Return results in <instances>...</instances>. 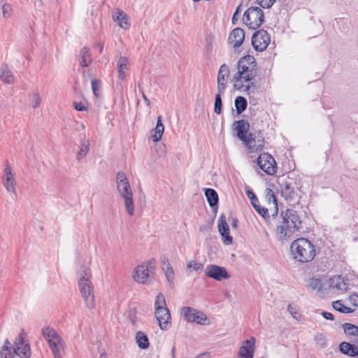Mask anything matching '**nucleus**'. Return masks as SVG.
I'll use <instances>...</instances> for the list:
<instances>
[{
  "label": "nucleus",
  "mask_w": 358,
  "mask_h": 358,
  "mask_svg": "<svg viewBox=\"0 0 358 358\" xmlns=\"http://www.w3.org/2000/svg\"><path fill=\"white\" fill-rule=\"evenodd\" d=\"M281 218L282 220L276 228V235L278 241L284 243L300 231L302 228V221L297 212L293 209L282 211Z\"/></svg>",
  "instance_id": "f257e3e1"
},
{
  "label": "nucleus",
  "mask_w": 358,
  "mask_h": 358,
  "mask_svg": "<svg viewBox=\"0 0 358 358\" xmlns=\"http://www.w3.org/2000/svg\"><path fill=\"white\" fill-rule=\"evenodd\" d=\"M238 71L234 76L235 87L241 88L243 87L239 85L243 81L249 82L252 80L257 74V67L255 59L251 55L244 56L238 62Z\"/></svg>",
  "instance_id": "f03ea898"
},
{
  "label": "nucleus",
  "mask_w": 358,
  "mask_h": 358,
  "mask_svg": "<svg viewBox=\"0 0 358 358\" xmlns=\"http://www.w3.org/2000/svg\"><path fill=\"white\" fill-rule=\"evenodd\" d=\"M290 250L293 259L301 263L309 262L315 256L314 245L305 238L294 240L290 245Z\"/></svg>",
  "instance_id": "7ed1b4c3"
},
{
  "label": "nucleus",
  "mask_w": 358,
  "mask_h": 358,
  "mask_svg": "<svg viewBox=\"0 0 358 358\" xmlns=\"http://www.w3.org/2000/svg\"><path fill=\"white\" fill-rule=\"evenodd\" d=\"M115 180L117 192L124 200L126 211L128 215L133 216L134 214V205L133 193L129 180L124 173L118 171L116 174Z\"/></svg>",
  "instance_id": "20e7f679"
},
{
  "label": "nucleus",
  "mask_w": 358,
  "mask_h": 358,
  "mask_svg": "<svg viewBox=\"0 0 358 358\" xmlns=\"http://www.w3.org/2000/svg\"><path fill=\"white\" fill-rule=\"evenodd\" d=\"M90 278L91 271L90 268H86L79 272L78 288L86 306L91 309L95 306V300Z\"/></svg>",
  "instance_id": "39448f33"
},
{
  "label": "nucleus",
  "mask_w": 358,
  "mask_h": 358,
  "mask_svg": "<svg viewBox=\"0 0 358 358\" xmlns=\"http://www.w3.org/2000/svg\"><path fill=\"white\" fill-rule=\"evenodd\" d=\"M234 129L237 131L238 138L245 142L250 148L253 147L255 150H262L264 145V139L253 138L252 134L247 135L249 130L250 124L248 121L241 120L235 121L234 123Z\"/></svg>",
  "instance_id": "423d86ee"
},
{
  "label": "nucleus",
  "mask_w": 358,
  "mask_h": 358,
  "mask_svg": "<svg viewBox=\"0 0 358 358\" xmlns=\"http://www.w3.org/2000/svg\"><path fill=\"white\" fill-rule=\"evenodd\" d=\"M155 269V260L154 259H149L135 268L133 278L137 282L149 284L154 278Z\"/></svg>",
  "instance_id": "0eeeda50"
},
{
  "label": "nucleus",
  "mask_w": 358,
  "mask_h": 358,
  "mask_svg": "<svg viewBox=\"0 0 358 358\" xmlns=\"http://www.w3.org/2000/svg\"><path fill=\"white\" fill-rule=\"evenodd\" d=\"M155 307V317L159 322L160 329L167 330L170 327L171 314L169 310L166 306V301L162 293L158 294L156 296Z\"/></svg>",
  "instance_id": "6e6552de"
},
{
  "label": "nucleus",
  "mask_w": 358,
  "mask_h": 358,
  "mask_svg": "<svg viewBox=\"0 0 358 358\" xmlns=\"http://www.w3.org/2000/svg\"><path fill=\"white\" fill-rule=\"evenodd\" d=\"M42 334L48 342L55 358L62 357L64 341L55 330L50 327L42 329Z\"/></svg>",
  "instance_id": "1a4fd4ad"
},
{
  "label": "nucleus",
  "mask_w": 358,
  "mask_h": 358,
  "mask_svg": "<svg viewBox=\"0 0 358 358\" xmlns=\"http://www.w3.org/2000/svg\"><path fill=\"white\" fill-rule=\"evenodd\" d=\"M243 22L251 29H257L264 21L262 10L257 6H251L243 13Z\"/></svg>",
  "instance_id": "9d476101"
},
{
  "label": "nucleus",
  "mask_w": 358,
  "mask_h": 358,
  "mask_svg": "<svg viewBox=\"0 0 358 358\" xmlns=\"http://www.w3.org/2000/svg\"><path fill=\"white\" fill-rule=\"evenodd\" d=\"M181 315L188 322H194L200 325H207L210 324L207 315L192 307H182L180 310Z\"/></svg>",
  "instance_id": "9b49d317"
},
{
  "label": "nucleus",
  "mask_w": 358,
  "mask_h": 358,
  "mask_svg": "<svg viewBox=\"0 0 358 358\" xmlns=\"http://www.w3.org/2000/svg\"><path fill=\"white\" fill-rule=\"evenodd\" d=\"M271 38L269 34L264 30L260 29L253 34L252 37V45L257 51L262 52L270 43Z\"/></svg>",
  "instance_id": "f8f14e48"
},
{
  "label": "nucleus",
  "mask_w": 358,
  "mask_h": 358,
  "mask_svg": "<svg viewBox=\"0 0 358 358\" xmlns=\"http://www.w3.org/2000/svg\"><path fill=\"white\" fill-rule=\"evenodd\" d=\"M258 166L266 174L272 176L277 170L276 163L274 158L268 153L259 155L257 159Z\"/></svg>",
  "instance_id": "ddd939ff"
},
{
  "label": "nucleus",
  "mask_w": 358,
  "mask_h": 358,
  "mask_svg": "<svg viewBox=\"0 0 358 358\" xmlns=\"http://www.w3.org/2000/svg\"><path fill=\"white\" fill-rule=\"evenodd\" d=\"M15 353L22 358H29L31 355V349L27 336L22 332L15 343Z\"/></svg>",
  "instance_id": "4468645a"
},
{
  "label": "nucleus",
  "mask_w": 358,
  "mask_h": 358,
  "mask_svg": "<svg viewBox=\"0 0 358 358\" xmlns=\"http://www.w3.org/2000/svg\"><path fill=\"white\" fill-rule=\"evenodd\" d=\"M205 274L208 277L217 281H221L223 279H229L230 278V275L224 267L215 264L208 265L205 269Z\"/></svg>",
  "instance_id": "2eb2a0df"
},
{
  "label": "nucleus",
  "mask_w": 358,
  "mask_h": 358,
  "mask_svg": "<svg viewBox=\"0 0 358 358\" xmlns=\"http://www.w3.org/2000/svg\"><path fill=\"white\" fill-rule=\"evenodd\" d=\"M255 341L254 337H251L250 339L243 341L238 350V358H253Z\"/></svg>",
  "instance_id": "dca6fc26"
},
{
  "label": "nucleus",
  "mask_w": 358,
  "mask_h": 358,
  "mask_svg": "<svg viewBox=\"0 0 358 358\" xmlns=\"http://www.w3.org/2000/svg\"><path fill=\"white\" fill-rule=\"evenodd\" d=\"M3 185L5 186L6 190L10 193L16 195L15 185L16 182L14 178L13 174L12 173V169L8 164L6 163V167L3 171Z\"/></svg>",
  "instance_id": "f3484780"
},
{
  "label": "nucleus",
  "mask_w": 358,
  "mask_h": 358,
  "mask_svg": "<svg viewBox=\"0 0 358 358\" xmlns=\"http://www.w3.org/2000/svg\"><path fill=\"white\" fill-rule=\"evenodd\" d=\"M329 287L332 289L343 292L348 289L349 280L341 275H335L329 279Z\"/></svg>",
  "instance_id": "a211bd4d"
},
{
  "label": "nucleus",
  "mask_w": 358,
  "mask_h": 358,
  "mask_svg": "<svg viewBox=\"0 0 358 358\" xmlns=\"http://www.w3.org/2000/svg\"><path fill=\"white\" fill-rule=\"evenodd\" d=\"M229 67L226 64H222L220 67L217 73V91L220 93H224L226 89L227 78L229 76Z\"/></svg>",
  "instance_id": "6ab92c4d"
},
{
  "label": "nucleus",
  "mask_w": 358,
  "mask_h": 358,
  "mask_svg": "<svg viewBox=\"0 0 358 358\" xmlns=\"http://www.w3.org/2000/svg\"><path fill=\"white\" fill-rule=\"evenodd\" d=\"M217 227L219 231L224 239V243L227 245L231 244L233 242V238L229 235V228L224 215H221L219 217Z\"/></svg>",
  "instance_id": "aec40b11"
},
{
  "label": "nucleus",
  "mask_w": 358,
  "mask_h": 358,
  "mask_svg": "<svg viewBox=\"0 0 358 358\" xmlns=\"http://www.w3.org/2000/svg\"><path fill=\"white\" fill-rule=\"evenodd\" d=\"M245 39V31L243 29L236 27L229 34V42L234 48H239Z\"/></svg>",
  "instance_id": "412c9836"
},
{
  "label": "nucleus",
  "mask_w": 358,
  "mask_h": 358,
  "mask_svg": "<svg viewBox=\"0 0 358 358\" xmlns=\"http://www.w3.org/2000/svg\"><path fill=\"white\" fill-rule=\"evenodd\" d=\"M112 17L123 29L127 30L129 28L130 23L128 21V15L124 11L119 9L116 10L113 12Z\"/></svg>",
  "instance_id": "4be33fe9"
},
{
  "label": "nucleus",
  "mask_w": 358,
  "mask_h": 358,
  "mask_svg": "<svg viewBox=\"0 0 358 358\" xmlns=\"http://www.w3.org/2000/svg\"><path fill=\"white\" fill-rule=\"evenodd\" d=\"M281 194L286 200L288 201L294 200L297 195L293 184L287 181L283 182L281 184Z\"/></svg>",
  "instance_id": "5701e85b"
},
{
  "label": "nucleus",
  "mask_w": 358,
  "mask_h": 358,
  "mask_svg": "<svg viewBox=\"0 0 358 358\" xmlns=\"http://www.w3.org/2000/svg\"><path fill=\"white\" fill-rule=\"evenodd\" d=\"M265 199L268 203L272 206L271 208V210L273 211L272 216H276L278 211L277 199L275 198L274 192L271 189L266 188L265 189Z\"/></svg>",
  "instance_id": "b1692460"
},
{
  "label": "nucleus",
  "mask_w": 358,
  "mask_h": 358,
  "mask_svg": "<svg viewBox=\"0 0 358 358\" xmlns=\"http://www.w3.org/2000/svg\"><path fill=\"white\" fill-rule=\"evenodd\" d=\"M129 59L126 57L120 56L117 62V67L118 70V78L121 80H124L126 78L125 71L129 69Z\"/></svg>",
  "instance_id": "393cba45"
},
{
  "label": "nucleus",
  "mask_w": 358,
  "mask_h": 358,
  "mask_svg": "<svg viewBox=\"0 0 358 358\" xmlns=\"http://www.w3.org/2000/svg\"><path fill=\"white\" fill-rule=\"evenodd\" d=\"M78 57L79 64L82 67H87L91 64V53L88 48L84 47L80 50Z\"/></svg>",
  "instance_id": "a878e982"
},
{
  "label": "nucleus",
  "mask_w": 358,
  "mask_h": 358,
  "mask_svg": "<svg viewBox=\"0 0 358 358\" xmlns=\"http://www.w3.org/2000/svg\"><path fill=\"white\" fill-rule=\"evenodd\" d=\"M15 348L8 339L5 340L4 345L0 351V358H14Z\"/></svg>",
  "instance_id": "bb28decb"
},
{
  "label": "nucleus",
  "mask_w": 358,
  "mask_h": 358,
  "mask_svg": "<svg viewBox=\"0 0 358 358\" xmlns=\"http://www.w3.org/2000/svg\"><path fill=\"white\" fill-rule=\"evenodd\" d=\"M154 134L152 135V138L154 142H158L161 140L162 135L164 132V126L162 124V117L159 116L157 117V124L154 129Z\"/></svg>",
  "instance_id": "cd10ccee"
},
{
  "label": "nucleus",
  "mask_w": 358,
  "mask_h": 358,
  "mask_svg": "<svg viewBox=\"0 0 358 358\" xmlns=\"http://www.w3.org/2000/svg\"><path fill=\"white\" fill-rule=\"evenodd\" d=\"M0 80L7 84H10L14 80L13 76L7 65L0 68Z\"/></svg>",
  "instance_id": "c85d7f7f"
},
{
  "label": "nucleus",
  "mask_w": 358,
  "mask_h": 358,
  "mask_svg": "<svg viewBox=\"0 0 358 358\" xmlns=\"http://www.w3.org/2000/svg\"><path fill=\"white\" fill-rule=\"evenodd\" d=\"M205 196L210 207L213 208L217 206L219 198L215 189L210 188L206 189L205 190Z\"/></svg>",
  "instance_id": "c756f323"
},
{
  "label": "nucleus",
  "mask_w": 358,
  "mask_h": 358,
  "mask_svg": "<svg viewBox=\"0 0 358 358\" xmlns=\"http://www.w3.org/2000/svg\"><path fill=\"white\" fill-rule=\"evenodd\" d=\"M136 341L141 349H147L149 347V341L148 336L142 331H139L136 334Z\"/></svg>",
  "instance_id": "7c9ffc66"
},
{
  "label": "nucleus",
  "mask_w": 358,
  "mask_h": 358,
  "mask_svg": "<svg viewBox=\"0 0 358 358\" xmlns=\"http://www.w3.org/2000/svg\"><path fill=\"white\" fill-rule=\"evenodd\" d=\"M90 141L89 140L84 139L80 145L79 150L76 154V159L80 160L83 159L89 152L90 150Z\"/></svg>",
  "instance_id": "2f4dec72"
},
{
  "label": "nucleus",
  "mask_w": 358,
  "mask_h": 358,
  "mask_svg": "<svg viewBox=\"0 0 358 358\" xmlns=\"http://www.w3.org/2000/svg\"><path fill=\"white\" fill-rule=\"evenodd\" d=\"M258 199L255 195H253L252 198V205L256 211L261 215L264 219L266 217H269L268 215V209L267 208L261 207L260 205L258 204Z\"/></svg>",
  "instance_id": "473e14b6"
},
{
  "label": "nucleus",
  "mask_w": 358,
  "mask_h": 358,
  "mask_svg": "<svg viewBox=\"0 0 358 358\" xmlns=\"http://www.w3.org/2000/svg\"><path fill=\"white\" fill-rule=\"evenodd\" d=\"M234 104L238 114L242 113L248 105L246 99L241 96L236 98Z\"/></svg>",
  "instance_id": "72a5a7b5"
},
{
  "label": "nucleus",
  "mask_w": 358,
  "mask_h": 358,
  "mask_svg": "<svg viewBox=\"0 0 358 358\" xmlns=\"http://www.w3.org/2000/svg\"><path fill=\"white\" fill-rule=\"evenodd\" d=\"M322 284L319 278H313L309 280L307 284V288L310 292H318L321 289Z\"/></svg>",
  "instance_id": "f704fd0d"
},
{
  "label": "nucleus",
  "mask_w": 358,
  "mask_h": 358,
  "mask_svg": "<svg viewBox=\"0 0 358 358\" xmlns=\"http://www.w3.org/2000/svg\"><path fill=\"white\" fill-rule=\"evenodd\" d=\"M332 307L336 310L342 313H350L354 311V310L352 309L351 308L345 306L340 300L334 301L332 303Z\"/></svg>",
  "instance_id": "c9c22d12"
},
{
  "label": "nucleus",
  "mask_w": 358,
  "mask_h": 358,
  "mask_svg": "<svg viewBox=\"0 0 358 358\" xmlns=\"http://www.w3.org/2000/svg\"><path fill=\"white\" fill-rule=\"evenodd\" d=\"M344 332L350 336H358V327L350 323H345L343 324Z\"/></svg>",
  "instance_id": "e433bc0d"
},
{
  "label": "nucleus",
  "mask_w": 358,
  "mask_h": 358,
  "mask_svg": "<svg viewBox=\"0 0 358 358\" xmlns=\"http://www.w3.org/2000/svg\"><path fill=\"white\" fill-rule=\"evenodd\" d=\"M223 93H220L218 92V93L215 96V104H214V112L217 115H220L222 112V103L221 95Z\"/></svg>",
  "instance_id": "4c0bfd02"
},
{
  "label": "nucleus",
  "mask_w": 358,
  "mask_h": 358,
  "mask_svg": "<svg viewBox=\"0 0 358 358\" xmlns=\"http://www.w3.org/2000/svg\"><path fill=\"white\" fill-rule=\"evenodd\" d=\"M187 268L189 271H201L203 268V264L196 261H190L187 263Z\"/></svg>",
  "instance_id": "58836bf2"
},
{
  "label": "nucleus",
  "mask_w": 358,
  "mask_h": 358,
  "mask_svg": "<svg viewBox=\"0 0 358 358\" xmlns=\"http://www.w3.org/2000/svg\"><path fill=\"white\" fill-rule=\"evenodd\" d=\"M163 271H164L166 279L169 282V283H173L174 271L171 266L169 267H165V268H164Z\"/></svg>",
  "instance_id": "ea45409f"
},
{
  "label": "nucleus",
  "mask_w": 358,
  "mask_h": 358,
  "mask_svg": "<svg viewBox=\"0 0 358 358\" xmlns=\"http://www.w3.org/2000/svg\"><path fill=\"white\" fill-rule=\"evenodd\" d=\"M287 310L289 311V313L291 314V315L296 320H299L298 319V316L299 314H298V306H296V305H294V304H289L288 306H287Z\"/></svg>",
  "instance_id": "a19ab883"
},
{
  "label": "nucleus",
  "mask_w": 358,
  "mask_h": 358,
  "mask_svg": "<svg viewBox=\"0 0 358 358\" xmlns=\"http://www.w3.org/2000/svg\"><path fill=\"white\" fill-rule=\"evenodd\" d=\"M41 103V96L39 95V93L38 92H34L33 94L32 101H31V106L34 108H37L38 106H40Z\"/></svg>",
  "instance_id": "79ce46f5"
},
{
  "label": "nucleus",
  "mask_w": 358,
  "mask_h": 358,
  "mask_svg": "<svg viewBox=\"0 0 358 358\" xmlns=\"http://www.w3.org/2000/svg\"><path fill=\"white\" fill-rule=\"evenodd\" d=\"M257 3L263 8H269L275 2V0H257Z\"/></svg>",
  "instance_id": "37998d69"
},
{
  "label": "nucleus",
  "mask_w": 358,
  "mask_h": 358,
  "mask_svg": "<svg viewBox=\"0 0 358 358\" xmlns=\"http://www.w3.org/2000/svg\"><path fill=\"white\" fill-rule=\"evenodd\" d=\"M73 106L76 110L78 111H84L87 109V102L81 101V102H74Z\"/></svg>",
  "instance_id": "c03bdc74"
},
{
  "label": "nucleus",
  "mask_w": 358,
  "mask_h": 358,
  "mask_svg": "<svg viewBox=\"0 0 358 358\" xmlns=\"http://www.w3.org/2000/svg\"><path fill=\"white\" fill-rule=\"evenodd\" d=\"M352 344L347 342H342L339 345L340 351L345 355L349 352V350L351 348Z\"/></svg>",
  "instance_id": "a18cd8bd"
},
{
  "label": "nucleus",
  "mask_w": 358,
  "mask_h": 358,
  "mask_svg": "<svg viewBox=\"0 0 358 358\" xmlns=\"http://www.w3.org/2000/svg\"><path fill=\"white\" fill-rule=\"evenodd\" d=\"M348 355L351 357H358V346L352 345L351 348L349 350Z\"/></svg>",
  "instance_id": "49530a36"
},
{
  "label": "nucleus",
  "mask_w": 358,
  "mask_h": 358,
  "mask_svg": "<svg viewBox=\"0 0 358 358\" xmlns=\"http://www.w3.org/2000/svg\"><path fill=\"white\" fill-rule=\"evenodd\" d=\"M99 83L97 82L96 80H92V89L94 94L96 96H98L97 90H98V88H99Z\"/></svg>",
  "instance_id": "de8ad7c7"
},
{
  "label": "nucleus",
  "mask_w": 358,
  "mask_h": 358,
  "mask_svg": "<svg viewBox=\"0 0 358 358\" xmlns=\"http://www.w3.org/2000/svg\"><path fill=\"white\" fill-rule=\"evenodd\" d=\"M10 6L8 4H4L2 7L3 15L4 17H8L10 15Z\"/></svg>",
  "instance_id": "09e8293b"
},
{
  "label": "nucleus",
  "mask_w": 358,
  "mask_h": 358,
  "mask_svg": "<svg viewBox=\"0 0 358 358\" xmlns=\"http://www.w3.org/2000/svg\"><path fill=\"white\" fill-rule=\"evenodd\" d=\"M350 302L354 306H358V295L357 294H352L349 298Z\"/></svg>",
  "instance_id": "8fccbe9b"
},
{
  "label": "nucleus",
  "mask_w": 358,
  "mask_h": 358,
  "mask_svg": "<svg viewBox=\"0 0 358 358\" xmlns=\"http://www.w3.org/2000/svg\"><path fill=\"white\" fill-rule=\"evenodd\" d=\"M322 315L326 320H334V315L331 313L324 311V312H322Z\"/></svg>",
  "instance_id": "3c124183"
},
{
  "label": "nucleus",
  "mask_w": 358,
  "mask_h": 358,
  "mask_svg": "<svg viewBox=\"0 0 358 358\" xmlns=\"http://www.w3.org/2000/svg\"><path fill=\"white\" fill-rule=\"evenodd\" d=\"M161 263H162V269L165 268V267H169L171 266L170 263L169 262V260L165 257H164L161 260Z\"/></svg>",
  "instance_id": "603ef678"
},
{
  "label": "nucleus",
  "mask_w": 358,
  "mask_h": 358,
  "mask_svg": "<svg viewBox=\"0 0 358 358\" xmlns=\"http://www.w3.org/2000/svg\"><path fill=\"white\" fill-rule=\"evenodd\" d=\"M141 94H142L143 99L144 101L145 102L146 105L148 106H150V101L149 99L146 96V95L145 94L143 91H141Z\"/></svg>",
  "instance_id": "864d4df0"
},
{
  "label": "nucleus",
  "mask_w": 358,
  "mask_h": 358,
  "mask_svg": "<svg viewBox=\"0 0 358 358\" xmlns=\"http://www.w3.org/2000/svg\"><path fill=\"white\" fill-rule=\"evenodd\" d=\"M253 195H255V194L252 191L247 192V196L250 199L251 202H252V198L253 197Z\"/></svg>",
  "instance_id": "5fc2aeb1"
},
{
  "label": "nucleus",
  "mask_w": 358,
  "mask_h": 358,
  "mask_svg": "<svg viewBox=\"0 0 358 358\" xmlns=\"http://www.w3.org/2000/svg\"><path fill=\"white\" fill-rule=\"evenodd\" d=\"M237 21H238V15H235V13H234L232 19H231V22L234 24H236Z\"/></svg>",
  "instance_id": "6e6d98bb"
},
{
  "label": "nucleus",
  "mask_w": 358,
  "mask_h": 358,
  "mask_svg": "<svg viewBox=\"0 0 358 358\" xmlns=\"http://www.w3.org/2000/svg\"><path fill=\"white\" fill-rule=\"evenodd\" d=\"M241 4H240L236 9L234 13H235V15H238V13L241 10Z\"/></svg>",
  "instance_id": "4d7b16f0"
},
{
  "label": "nucleus",
  "mask_w": 358,
  "mask_h": 358,
  "mask_svg": "<svg viewBox=\"0 0 358 358\" xmlns=\"http://www.w3.org/2000/svg\"><path fill=\"white\" fill-rule=\"evenodd\" d=\"M96 45L99 47V52L101 53L103 51V45L102 43H99Z\"/></svg>",
  "instance_id": "13d9d810"
},
{
  "label": "nucleus",
  "mask_w": 358,
  "mask_h": 358,
  "mask_svg": "<svg viewBox=\"0 0 358 358\" xmlns=\"http://www.w3.org/2000/svg\"><path fill=\"white\" fill-rule=\"evenodd\" d=\"M232 227L236 228V226H237V220L236 219H234L233 220V222H232V224H231Z\"/></svg>",
  "instance_id": "bf43d9fd"
},
{
  "label": "nucleus",
  "mask_w": 358,
  "mask_h": 358,
  "mask_svg": "<svg viewBox=\"0 0 358 358\" xmlns=\"http://www.w3.org/2000/svg\"><path fill=\"white\" fill-rule=\"evenodd\" d=\"M196 358H208V356L205 354L199 355Z\"/></svg>",
  "instance_id": "052dcab7"
},
{
  "label": "nucleus",
  "mask_w": 358,
  "mask_h": 358,
  "mask_svg": "<svg viewBox=\"0 0 358 358\" xmlns=\"http://www.w3.org/2000/svg\"><path fill=\"white\" fill-rule=\"evenodd\" d=\"M100 358H107L106 354L105 352H103L100 355Z\"/></svg>",
  "instance_id": "680f3d73"
},
{
  "label": "nucleus",
  "mask_w": 358,
  "mask_h": 358,
  "mask_svg": "<svg viewBox=\"0 0 358 358\" xmlns=\"http://www.w3.org/2000/svg\"><path fill=\"white\" fill-rule=\"evenodd\" d=\"M249 89H250V86L249 85L245 86V90H248Z\"/></svg>",
  "instance_id": "e2e57ef3"
},
{
  "label": "nucleus",
  "mask_w": 358,
  "mask_h": 358,
  "mask_svg": "<svg viewBox=\"0 0 358 358\" xmlns=\"http://www.w3.org/2000/svg\"><path fill=\"white\" fill-rule=\"evenodd\" d=\"M192 1L194 2H197V1H199L200 0H192Z\"/></svg>",
  "instance_id": "0e129e2a"
}]
</instances>
